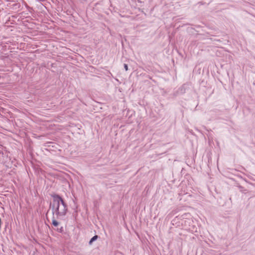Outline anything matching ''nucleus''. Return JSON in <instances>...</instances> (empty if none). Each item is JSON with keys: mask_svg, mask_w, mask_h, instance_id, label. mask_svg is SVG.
<instances>
[{"mask_svg": "<svg viewBox=\"0 0 255 255\" xmlns=\"http://www.w3.org/2000/svg\"><path fill=\"white\" fill-rule=\"evenodd\" d=\"M67 210V206L62 198L59 195L54 196L52 205L53 214L59 218L65 216Z\"/></svg>", "mask_w": 255, "mask_h": 255, "instance_id": "nucleus-1", "label": "nucleus"}, {"mask_svg": "<svg viewBox=\"0 0 255 255\" xmlns=\"http://www.w3.org/2000/svg\"><path fill=\"white\" fill-rule=\"evenodd\" d=\"M59 223L54 219L53 217V219L52 220V225L54 226L55 227H56L58 225Z\"/></svg>", "mask_w": 255, "mask_h": 255, "instance_id": "nucleus-2", "label": "nucleus"}, {"mask_svg": "<svg viewBox=\"0 0 255 255\" xmlns=\"http://www.w3.org/2000/svg\"><path fill=\"white\" fill-rule=\"evenodd\" d=\"M98 238V236L96 235V236H94L93 238H92V239L90 240V242H89V244H91L94 241H95V240H96Z\"/></svg>", "mask_w": 255, "mask_h": 255, "instance_id": "nucleus-3", "label": "nucleus"}, {"mask_svg": "<svg viewBox=\"0 0 255 255\" xmlns=\"http://www.w3.org/2000/svg\"><path fill=\"white\" fill-rule=\"evenodd\" d=\"M124 68H125L126 71H128V65L127 64H124Z\"/></svg>", "mask_w": 255, "mask_h": 255, "instance_id": "nucleus-4", "label": "nucleus"}]
</instances>
